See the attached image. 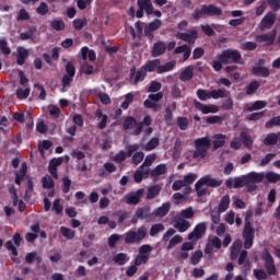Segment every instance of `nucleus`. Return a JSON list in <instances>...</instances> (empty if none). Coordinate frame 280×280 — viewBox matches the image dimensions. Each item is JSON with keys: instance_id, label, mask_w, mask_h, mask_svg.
<instances>
[{"instance_id": "obj_34", "label": "nucleus", "mask_w": 280, "mask_h": 280, "mask_svg": "<svg viewBox=\"0 0 280 280\" xmlns=\"http://www.w3.org/2000/svg\"><path fill=\"white\" fill-rule=\"evenodd\" d=\"M144 176H150V168L143 170L140 166L139 170H137L133 174L135 183H141Z\"/></svg>"}, {"instance_id": "obj_37", "label": "nucleus", "mask_w": 280, "mask_h": 280, "mask_svg": "<svg viewBox=\"0 0 280 280\" xmlns=\"http://www.w3.org/2000/svg\"><path fill=\"white\" fill-rule=\"evenodd\" d=\"M229 205H231V197H229V195H225L221 198V201L219 203V213H224V211L229 209Z\"/></svg>"}, {"instance_id": "obj_55", "label": "nucleus", "mask_w": 280, "mask_h": 280, "mask_svg": "<svg viewBox=\"0 0 280 280\" xmlns=\"http://www.w3.org/2000/svg\"><path fill=\"white\" fill-rule=\"evenodd\" d=\"M241 49H243V51H255V49H257V43L255 42L242 43Z\"/></svg>"}, {"instance_id": "obj_36", "label": "nucleus", "mask_w": 280, "mask_h": 280, "mask_svg": "<svg viewBox=\"0 0 280 280\" xmlns=\"http://www.w3.org/2000/svg\"><path fill=\"white\" fill-rule=\"evenodd\" d=\"M27 56H30L27 49L21 48L16 57V65L23 67V65H25V60H27Z\"/></svg>"}, {"instance_id": "obj_44", "label": "nucleus", "mask_w": 280, "mask_h": 280, "mask_svg": "<svg viewBox=\"0 0 280 280\" xmlns=\"http://www.w3.org/2000/svg\"><path fill=\"white\" fill-rule=\"evenodd\" d=\"M267 104L268 103H266L265 101H256L252 104V106L247 108V110L249 113H253L255 110H261L262 108H266Z\"/></svg>"}, {"instance_id": "obj_4", "label": "nucleus", "mask_w": 280, "mask_h": 280, "mask_svg": "<svg viewBox=\"0 0 280 280\" xmlns=\"http://www.w3.org/2000/svg\"><path fill=\"white\" fill-rule=\"evenodd\" d=\"M222 9L210 4V5H202L201 9H195L194 13L191 14V18L195 21H200L202 16H221Z\"/></svg>"}, {"instance_id": "obj_18", "label": "nucleus", "mask_w": 280, "mask_h": 280, "mask_svg": "<svg viewBox=\"0 0 280 280\" xmlns=\"http://www.w3.org/2000/svg\"><path fill=\"white\" fill-rule=\"evenodd\" d=\"M160 67H161V59H152V60H148L142 66V69H144L147 73H154V71L159 73Z\"/></svg>"}, {"instance_id": "obj_32", "label": "nucleus", "mask_w": 280, "mask_h": 280, "mask_svg": "<svg viewBox=\"0 0 280 280\" xmlns=\"http://www.w3.org/2000/svg\"><path fill=\"white\" fill-rule=\"evenodd\" d=\"M229 96V91L225 89L212 90L210 91V100H224Z\"/></svg>"}, {"instance_id": "obj_20", "label": "nucleus", "mask_w": 280, "mask_h": 280, "mask_svg": "<svg viewBox=\"0 0 280 280\" xmlns=\"http://www.w3.org/2000/svg\"><path fill=\"white\" fill-rule=\"evenodd\" d=\"M172 207V203L165 202L161 207L156 208L153 212V221L156 220V218H165L170 213V209Z\"/></svg>"}, {"instance_id": "obj_53", "label": "nucleus", "mask_w": 280, "mask_h": 280, "mask_svg": "<svg viewBox=\"0 0 280 280\" xmlns=\"http://www.w3.org/2000/svg\"><path fill=\"white\" fill-rule=\"evenodd\" d=\"M197 97H198L201 102H207V100H211V91H207V90L199 89V90L197 91Z\"/></svg>"}, {"instance_id": "obj_2", "label": "nucleus", "mask_w": 280, "mask_h": 280, "mask_svg": "<svg viewBox=\"0 0 280 280\" xmlns=\"http://www.w3.org/2000/svg\"><path fill=\"white\" fill-rule=\"evenodd\" d=\"M222 179L212 178L211 175H206L201 177L196 184H195V191L197 192L198 198H202V196H207V187L215 188V187H222Z\"/></svg>"}, {"instance_id": "obj_31", "label": "nucleus", "mask_w": 280, "mask_h": 280, "mask_svg": "<svg viewBox=\"0 0 280 280\" xmlns=\"http://www.w3.org/2000/svg\"><path fill=\"white\" fill-rule=\"evenodd\" d=\"M246 177H247V183H255V184L264 183V179L266 178V174L252 172V173H248Z\"/></svg>"}, {"instance_id": "obj_12", "label": "nucleus", "mask_w": 280, "mask_h": 280, "mask_svg": "<svg viewBox=\"0 0 280 280\" xmlns=\"http://www.w3.org/2000/svg\"><path fill=\"white\" fill-rule=\"evenodd\" d=\"M138 8L137 19H143V12L150 16L152 14V0H138Z\"/></svg>"}, {"instance_id": "obj_39", "label": "nucleus", "mask_w": 280, "mask_h": 280, "mask_svg": "<svg viewBox=\"0 0 280 280\" xmlns=\"http://www.w3.org/2000/svg\"><path fill=\"white\" fill-rule=\"evenodd\" d=\"M27 174V164L23 163L21 166V170L15 175V185H21V182L23 178H25V175Z\"/></svg>"}, {"instance_id": "obj_10", "label": "nucleus", "mask_w": 280, "mask_h": 280, "mask_svg": "<svg viewBox=\"0 0 280 280\" xmlns=\"http://www.w3.org/2000/svg\"><path fill=\"white\" fill-rule=\"evenodd\" d=\"M144 194H145V190L143 188H140L136 191L128 192L127 195H125L126 205H133V206L139 205Z\"/></svg>"}, {"instance_id": "obj_46", "label": "nucleus", "mask_w": 280, "mask_h": 280, "mask_svg": "<svg viewBox=\"0 0 280 280\" xmlns=\"http://www.w3.org/2000/svg\"><path fill=\"white\" fill-rule=\"evenodd\" d=\"M240 250H242V244L233 243L231 247V254H230V257L232 260H235L240 256Z\"/></svg>"}, {"instance_id": "obj_49", "label": "nucleus", "mask_w": 280, "mask_h": 280, "mask_svg": "<svg viewBox=\"0 0 280 280\" xmlns=\"http://www.w3.org/2000/svg\"><path fill=\"white\" fill-rule=\"evenodd\" d=\"M164 121L166 126H172V121H174V114L172 113V107L167 106L164 112Z\"/></svg>"}, {"instance_id": "obj_22", "label": "nucleus", "mask_w": 280, "mask_h": 280, "mask_svg": "<svg viewBox=\"0 0 280 280\" xmlns=\"http://www.w3.org/2000/svg\"><path fill=\"white\" fill-rule=\"evenodd\" d=\"M143 126H152V116L147 115L143 118V121L138 122V127L133 130V137H139L143 132Z\"/></svg>"}, {"instance_id": "obj_45", "label": "nucleus", "mask_w": 280, "mask_h": 280, "mask_svg": "<svg viewBox=\"0 0 280 280\" xmlns=\"http://www.w3.org/2000/svg\"><path fill=\"white\" fill-rule=\"evenodd\" d=\"M42 185H43L44 189H54L56 183L54 182L51 176L46 175L42 178Z\"/></svg>"}, {"instance_id": "obj_25", "label": "nucleus", "mask_w": 280, "mask_h": 280, "mask_svg": "<svg viewBox=\"0 0 280 280\" xmlns=\"http://www.w3.org/2000/svg\"><path fill=\"white\" fill-rule=\"evenodd\" d=\"M212 145L214 150H220V148H224L226 143V136L222 133H217L213 136Z\"/></svg>"}, {"instance_id": "obj_33", "label": "nucleus", "mask_w": 280, "mask_h": 280, "mask_svg": "<svg viewBox=\"0 0 280 280\" xmlns=\"http://www.w3.org/2000/svg\"><path fill=\"white\" fill-rule=\"evenodd\" d=\"M161 194V185L156 184L148 188L147 200H154Z\"/></svg>"}, {"instance_id": "obj_3", "label": "nucleus", "mask_w": 280, "mask_h": 280, "mask_svg": "<svg viewBox=\"0 0 280 280\" xmlns=\"http://www.w3.org/2000/svg\"><path fill=\"white\" fill-rule=\"evenodd\" d=\"M194 145L192 159H207L209 156V150H211V139L209 137L196 139Z\"/></svg>"}, {"instance_id": "obj_50", "label": "nucleus", "mask_w": 280, "mask_h": 280, "mask_svg": "<svg viewBox=\"0 0 280 280\" xmlns=\"http://www.w3.org/2000/svg\"><path fill=\"white\" fill-rule=\"evenodd\" d=\"M60 233L66 237V240H73L75 237V231L67 228V226H61L60 228Z\"/></svg>"}, {"instance_id": "obj_23", "label": "nucleus", "mask_w": 280, "mask_h": 280, "mask_svg": "<svg viewBox=\"0 0 280 280\" xmlns=\"http://www.w3.org/2000/svg\"><path fill=\"white\" fill-rule=\"evenodd\" d=\"M279 142H280V132L278 133L270 132L265 137L262 141L264 145H277V143Z\"/></svg>"}, {"instance_id": "obj_59", "label": "nucleus", "mask_w": 280, "mask_h": 280, "mask_svg": "<svg viewBox=\"0 0 280 280\" xmlns=\"http://www.w3.org/2000/svg\"><path fill=\"white\" fill-rule=\"evenodd\" d=\"M49 115L52 117V119H58L60 117V107L56 105H50L48 107Z\"/></svg>"}, {"instance_id": "obj_5", "label": "nucleus", "mask_w": 280, "mask_h": 280, "mask_svg": "<svg viewBox=\"0 0 280 280\" xmlns=\"http://www.w3.org/2000/svg\"><path fill=\"white\" fill-rule=\"evenodd\" d=\"M218 60H221L223 65H240L242 52L237 49H225L218 56Z\"/></svg>"}, {"instance_id": "obj_15", "label": "nucleus", "mask_w": 280, "mask_h": 280, "mask_svg": "<svg viewBox=\"0 0 280 280\" xmlns=\"http://www.w3.org/2000/svg\"><path fill=\"white\" fill-rule=\"evenodd\" d=\"M275 21H277V13L269 11L260 21L259 30L264 32V30H270L272 25H275Z\"/></svg>"}, {"instance_id": "obj_8", "label": "nucleus", "mask_w": 280, "mask_h": 280, "mask_svg": "<svg viewBox=\"0 0 280 280\" xmlns=\"http://www.w3.org/2000/svg\"><path fill=\"white\" fill-rule=\"evenodd\" d=\"M243 238L244 241V249L248 250L253 248V242L255 241V228L250 224V221L245 222V226L243 230Z\"/></svg>"}, {"instance_id": "obj_57", "label": "nucleus", "mask_w": 280, "mask_h": 280, "mask_svg": "<svg viewBox=\"0 0 280 280\" xmlns=\"http://www.w3.org/2000/svg\"><path fill=\"white\" fill-rule=\"evenodd\" d=\"M202 259V250H197L195 254L190 257V264L192 266H198L200 264V260Z\"/></svg>"}, {"instance_id": "obj_30", "label": "nucleus", "mask_w": 280, "mask_h": 280, "mask_svg": "<svg viewBox=\"0 0 280 280\" xmlns=\"http://www.w3.org/2000/svg\"><path fill=\"white\" fill-rule=\"evenodd\" d=\"M194 79V66H188L185 68L184 71L180 72L179 74V80L182 82H189V80Z\"/></svg>"}, {"instance_id": "obj_1", "label": "nucleus", "mask_w": 280, "mask_h": 280, "mask_svg": "<svg viewBox=\"0 0 280 280\" xmlns=\"http://www.w3.org/2000/svg\"><path fill=\"white\" fill-rule=\"evenodd\" d=\"M262 260L265 261L264 266L266 270L264 269H254L253 273L255 279L257 280H266L269 277H275L277 275V266H275V258H272V255L268 252L262 254Z\"/></svg>"}, {"instance_id": "obj_42", "label": "nucleus", "mask_w": 280, "mask_h": 280, "mask_svg": "<svg viewBox=\"0 0 280 280\" xmlns=\"http://www.w3.org/2000/svg\"><path fill=\"white\" fill-rule=\"evenodd\" d=\"M259 86H261V84L258 81H252L246 86V95H255V93H257V91L259 90Z\"/></svg>"}, {"instance_id": "obj_38", "label": "nucleus", "mask_w": 280, "mask_h": 280, "mask_svg": "<svg viewBox=\"0 0 280 280\" xmlns=\"http://www.w3.org/2000/svg\"><path fill=\"white\" fill-rule=\"evenodd\" d=\"M27 174V164L23 163L21 166V170L15 175V185H21V182L23 178H25V175Z\"/></svg>"}, {"instance_id": "obj_28", "label": "nucleus", "mask_w": 280, "mask_h": 280, "mask_svg": "<svg viewBox=\"0 0 280 280\" xmlns=\"http://www.w3.org/2000/svg\"><path fill=\"white\" fill-rule=\"evenodd\" d=\"M20 38L22 40H36V26H31L28 30L24 33L20 34Z\"/></svg>"}, {"instance_id": "obj_19", "label": "nucleus", "mask_w": 280, "mask_h": 280, "mask_svg": "<svg viewBox=\"0 0 280 280\" xmlns=\"http://www.w3.org/2000/svg\"><path fill=\"white\" fill-rule=\"evenodd\" d=\"M167 51V45L164 42H156L153 44V48L151 50L152 58H159V56H163Z\"/></svg>"}, {"instance_id": "obj_40", "label": "nucleus", "mask_w": 280, "mask_h": 280, "mask_svg": "<svg viewBox=\"0 0 280 280\" xmlns=\"http://www.w3.org/2000/svg\"><path fill=\"white\" fill-rule=\"evenodd\" d=\"M246 185H248V178L246 177V175L234 178V189H242V187H246Z\"/></svg>"}, {"instance_id": "obj_64", "label": "nucleus", "mask_w": 280, "mask_h": 280, "mask_svg": "<svg viewBox=\"0 0 280 280\" xmlns=\"http://www.w3.org/2000/svg\"><path fill=\"white\" fill-rule=\"evenodd\" d=\"M16 21H30V12L25 9H21L18 13Z\"/></svg>"}, {"instance_id": "obj_63", "label": "nucleus", "mask_w": 280, "mask_h": 280, "mask_svg": "<svg viewBox=\"0 0 280 280\" xmlns=\"http://www.w3.org/2000/svg\"><path fill=\"white\" fill-rule=\"evenodd\" d=\"M69 191H71V180L69 179L68 176H65L62 178V192L69 194Z\"/></svg>"}, {"instance_id": "obj_47", "label": "nucleus", "mask_w": 280, "mask_h": 280, "mask_svg": "<svg viewBox=\"0 0 280 280\" xmlns=\"http://www.w3.org/2000/svg\"><path fill=\"white\" fill-rule=\"evenodd\" d=\"M174 67H176V61H168L166 62L164 66H161L160 63V68L158 70V73H167V71H172V69H174Z\"/></svg>"}, {"instance_id": "obj_54", "label": "nucleus", "mask_w": 280, "mask_h": 280, "mask_svg": "<svg viewBox=\"0 0 280 280\" xmlns=\"http://www.w3.org/2000/svg\"><path fill=\"white\" fill-rule=\"evenodd\" d=\"M122 238L124 236L119 234H112L107 241L109 248H115L117 246V242H119V240H122Z\"/></svg>"}, {"instance_id": "obj_43", "label": "nucleus", "mask_w": 280, "mask_h": 280, "mask_svg": "<svg viewBox=\"0 0 280 280\" xmlns=\"http://www.w3.org/2000/svg\"><path fill=\"white\" fill-rule=\"evenodd\" d=\"M73 78L74 77L63 74V77L61 79V84H62L61 93H67V89H69V86H71V83L73 82Z\"/></svg>"}, {"instance_id": "obj_26", "label": "nucleus", "mask_w": 280, "mask_h": 280, "mask_svg": "<svg viewBox=\"0 0 280 280\" xmlns=\"http://www.w3.org/2000/svg\"><path fill=\"white\" fill-rule=\"evenodd\" d=\"M113 261L117 266H126V264H128V261H130V257H128V254H126V253H118L113 256Z\"/></svg>"}, {"instance_id": "obj_14", "label": "nucleus", "mask_w": 280, "mask_h": 280, "mask_svg": "<svg viewBox=\"0 0 280 280\" xmlns=\"http://www.w3.org/2000/svg\"><path fill=\"white\" fill-rule=\"evenodd\" d=\"M163 25V22L160 19H155L149 24H145L144 26V35L149 40H152L154 38V32L159 30Z\"/></svg>"}, {"instance_id": "obj_27", "label": "nucleus", "mask_w": 280, "mask_h": 280, "mask_svg": "<svg viewBox=\"0 0 280 280\" xmlns=\"http://www.w3.org/2000/svg\"><path fill=\"white\" fill-rule=\"evenodd\" d=\"M253 75H259L260 78H270V70L267 67L255 66L252 69Z\"/></svg>"}, {"instance_id": "obj_17", "label": "nucleus", "mask_w": 280, "mask_h": 280, "mask_svg": "<svg viewBox=\"0 0 280 280\" xmlns=\"http://www.w3.org/2000/svg\"><path fill=\"white\" fill-rule=\"evenodd\" d=\"M176 38L183 40L184 43H188L189 45H194L196 43V38H198V31L190 30L188 33H177Z\"/></svg>"}, {"instance_id": "obj_35", "label": "nucleus", "mask_w": 280, "mask_h": 280, "mask_svg": "<svg viewBox=\"0 0 280 280\" xmlns=\"http://www.w3.org/2000/svg\"><path fill=\"white\" fill-rule=\"evenodd\" d=\"M149 174L153 178L156 177V176H163V174H167V165L166 164H159L151 172H149Z\"/></svg>"}, {"instance_id": "obj_7", "label": "nucleus", "mask_w": 280, "mask_h": 280, "mask_svg": "<svg viewBox=\"0 0 280 280\" xmlns=\"http://www.w3.org/2000/svg\"><path fill=\"white\" fill-rule=\"evenodd\" d=\"M152 250H154L152 245H141L138 249V255L133 259L135 266L139 267L143 264H148V261H150V253H152Z\"/></svg>"}, {"instance_id": "obj_29", "label": "nucleus", "mask_w": 280, "mask_h": 280, "mask_svg": "<svg viewBox=\"0 0 280 280\" xmlns=\"http://www.w3.org/2000/svg\"><path fill=\"white\" fill-rule=\"evenodd\" d=\"M124 130H132V128H139V121L132 116H127L122 122Z\"/></svg>"}, {"instance_id": "obj_41", "label": "nucleus", "mask_w": 280, "mask_h": 280, "mask_svg": "<svg viewBox=\"0 0 280 280\" xmlns=\"http://www.w3.org/2000/svg\"><path fill=\"white\" fill-rule=\"evenodd\" d=\"M241 141L245 148H253V137H250L246 131H241Z\"/></svg>"}, {"instance_id": "obj_24", "label": "nucleus", "mask_w": 280, "mask_h": 280, "mask_svg": "<svg viewBox=\"0 0 280 280\" xmlns=\"http://www.w3.org/2000/svg\"><path fill=\"white\" fill-rule=\"evenodd\" d=\"M189 226H191V224L185 219L178 218L175 220L174 229H177L179 233H185L189 230Z\"/></svg>"}, {"instance_id": "obj_52", "label": "nucleus", "mask_w": 280, "mask_h": 280, "mask_svg": "<svg viewBox=\"0 0 280 280\" xmlns=\"http://www.w3.org/2000/svg\"><path fill=\"white\" fill-rule=\"evenodd\" d=\"M163 89V84L159 81H151L148 88V93H159Z\"/></svg>"}, {"instance_id": "obj_11", "label": "nucleus", "mask_w": 280, "mask_h": 280, "mask_svg": "<svg viewBox=\"0 0 280 280\" xmlns=\"http://www.w3.org/2000/svg\"><path fill=\"white\" fill-rule=\"evenodd\" d=\"M138 220H144L145 222H154V214L150 206L140 207L135 212Z\"/></svg>"}, {"instance_id": "obj_6", "label": "nucleus", "mask_w": 280, "mask_h": 280, "mask_svg": "<svg viewBox=\"0 0 280 280\" xmlns=\"http://www.w3.org/2000/svg\"><path fill=\"white\" fill-rule=\"evenodd\" d=\"M148 235V229L145 226H140L138 231H128L125 233V244H137V242H142Z\"/></svg>"}, {"instance_id": "obj_9", "label": "nucleus", "mask_w": 280, "mask_h": 280, "mask_svg": "<svg viewBox=\"0 0 280 280\" xmlns=\"http://www.w3.org/2000/svg\"><path fill=\"white\" fill-rule=\"evenodd\" d=\"M163 100V92H158L155 94H150L148 96V100L143 102L144 108H152L154 113H159V104L158 102H161Z\"/></svg>"}, {"instance_id": "obj_13", "label": "nucleus", "mask_w": 280, "mask_h": 280, "mask_svg": "<svg viewBox=\"0 0 280 280\" xmlns=\"http://www.w3.org/2000/svg\"><path fill=\"white\" fill-rule=\"evenodd\" d=\"M205 233H207V223L201 222L197 224L194 231L188 234V240L190 242H198V240H201Z\"/></svg>"}, {"instance_id": "obj_58", "label": "nucleus", "mask_w": 280, "mask_h": 280, "mask_svg": "<svg viewBox=\"0 0 280 280\" xmlns=\"http://www.w3.org/2000/svg\"><path fill=\"white\" fill-rule=\"evenodd\" d=\"M266 4L269 5L270 10L272 12H279L280 11V0H265Z\"/></svg>"}, {"instance_id": "obj_60", "label": "nucleus", "mask_w": 280, "mask_h": 280, "mask_svg": "<svg viewBox=\"0 0 280 280\" xmlns=\"http://www.w3.org/2000/svg\"><path fill=\"white\" fill-rule=\"evenodd\" d=\"M50 25L56 32H62L65 30V22L62 20H52Z\"/></svg>"}, {"instance_id": "obj_21", "label": "nucleus", "mask_w": 280, "mask_h": 280, "mask_svg": "<svg viewBox=\"0 0 280 280\" xmlns=\"http://www.w3.org/2000/svg\"><path fill=\"white\" fill-rule=\"evenodd\" d=\"M275 38H277V30L272 31V34L257 35V43H268V45H275Z\"/></svg>"}, {"instance_id": "obj_48", "label": "nucleus", "mask_w": 280, "mask_h": 280, "mask_svg": "<svg viewBox=\"0 0 280 280\" xmlns=\"http://www.w3.org/2000/svg\"><path fill=\"white\" fill-rule=\"evenodd\" d=\"M165 231V225L163 223H156L151 226L150 229V235L151 237H155V235H159V233Z\"/></svg>"}, {"instance_id": "obj_56", "label": "nucleus", "mask_w": 280, "mask_h": 280, "mask_svg": "<svg viewBox=\"0 0 280 280\" xmlns=\"http://www.w3.org/2000/svg\"><path fill=\"white\" fill-rule=\"evenodd\" d=\"M30 92H31L30 88H26L24 90L19 88L16 90L18 100H27V97H30Z\"/></svg>"}, {"instance_id": "obj_62", "label": "nucleus", "mask_w": 280, "mask_h": 280, "mask_svg": "<svg viewBox=\"0 0 280 280\" xmlns=\"http://www.w3.org/2000/svg\"><path fill=\"white\" fill-rule=\"evenodd\" d=\"M275 126H280V116H275L265 124V128H275Z\"/></svg>"}, {"instance_id": "obj_16", "label": "nucleus", "mask_w": 280, "mask_h": 280, "mask_svg": "<svg viewBox=\"0 0 280 280\" xmlns=\"http://www.w3.org/2000/svg\"><path fill=\"white\" fill-rule=\"evenodd\" d=\"M148 78V72L143 67L137 70V67L130 68V80H133V84H139V82H143Z\"/></svg>"}, {"instance_id": "obj_61", "label": "nucleus", "mask_w": 280, "mask_h": 280, "mask_svg": "<svg viewBox=\"0 0 280 280\" xmlns=\"http://www.w3.org/2000/svg\"><path fill=\"white\" fill-rule=\"evenodd\" d=\"M177 126L182 130H187V128H189V120L187 119V117H178Z\"/></svg>"}, {"instance_id": "obj_51", "label": "nucleus", "mask_w": 280, "mask_h": 280, "mask_svg": "<svg viewBox=\"0 0 280 280\" xmlns=\"http://www.w3.org/2000/svg\"><path fill=\"white\" fill-rule=\"evenodd\" d=\"M250 266V262H248V252L242 250L238 256V266Z\"/></svg>"}]
</instances>
